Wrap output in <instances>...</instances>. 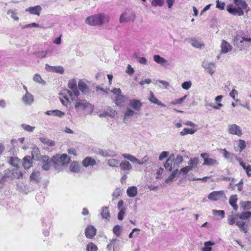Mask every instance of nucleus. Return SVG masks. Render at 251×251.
I'll return each mask as SVG.
<instances>
[{
	"label": "nucleus",
	"mask_w": 251,
	"mask_h": 251,
	"mask_svg": "<svg viewBox=\"0 0 251 251\" xmlns=\"http://www.w3.org/2000/svg\"><path fill=\"white\" fill-rule=\"evenodd\" d=\"M233 3L230 4L226 7L227 11L233 15L242 16L244 14V10L249 11L248 4L243 0H233Z\"/></svg>",
	"instance_id": "f257e3e1"
},
{
	"label": "nucleus",
	"mask_w": 251,
	"mask_h": 251,
	"mask_svg": "<svg viewBox=\"0 0 251 251\" xmlns=\"http://www.w3.org/2000/svg\"><path fill=\"white\" fill-rule=\"evenodd\" d=\"M110 18L108 16L103 14H98L87 17L86 23L90 25H100L105 23H108Z\"/></svg>",
	"instance_id": "f03ea898"
},
{
	"label": "nucleus",
	"mask_w": 251,
	"mask_h": 251,
	"mask_svg": "<svg viewBox=\"0 0 251 251\" xmlns=\"http://www.w3.org/2000/svg\"><path fill=\"white\" fill-rule=\"evenodd\" d=\"M70 161V158L66 154H63L61 155L57 154L53 156L52 163L55 170L59 171L61 167L67 165Z\"/></svg>",
	"instance_id": "7ed1b4c3"
},
{
	"label": "nucleus",
	"mask_w": 251,
	"mask_h": 251,
	"mask_svg": "<svg viewBox=\"0 0 251 251\" xmlns=\"http://www.w3.org/2000/svg\"><path fill=\"white\" fill-rule=\"evenodd\" d=\"M76 100V101L75 103V107L77 111L88 110L90 113L92 112L94 107L91 103L88 102L85 100Z\"/></svg>",
	"instance_id": "20e7f679"
},
{
	"label": "nucleus",
	"mask_w": 251,
	"mask_h": 251,
	"mask_svg": "<svg viewBox=\"0 0 251 251\" xmlns=\"http://www.w3.org/2000/svg\"><path fill=\"white\" fill-rule=\"evenodd\" d=\"M122 156L124 158L127 159L131 162L139 165L145 164L148 160V157L147 155H145L141 160L130 154L124 153L122 154Z\"/></svg>",
	"instance_id": "39448f33"
},
{
	"label": "nucleus",
	"mask_w": 251,
	"mask_h": 251,
	"mask_svg": "<svg viewBox=\"0 0 251 251\" xmlns=\"http://www.w3.org/2000/svg\"><path fill=\"white\" fill-rule=\"evenodd\" d=\"M61 95L64 98V99H63L60 98V101L64 105H67V103L70 101V99L72 100H75L71 90L65 89L61 93Z\"/></svg>",
	"instance_id": "423d86ee"
},
{
	"label": "nucleus",
	"mask_w": 251,
	"mask_h": 251,
	"mask_svg": "<svg viewBox=\"0 0 251 251\" xmlns=\"http://www.w3.org/2000/svg\"><path fill=\"white\" fill-rule=\"evenodd\" d=\"M201 156L203 159V165L214 166L219 164L218 161L214 158H210L209 154L207 153H202Z\"/></svg>",
	"instance_id": "0eeeda50"
},
{
	"label": "nucleus",
	"mask_w": 251,
	"mask_h": 251,
	"mask_svg": "<svg viewBox=\"0 0 251 251\" xmlns=\"http://www.w3.org/2000/svg\"><path fill=\"white\" fill-rule=\"evenodd\" d=\"M227 131L230 134L236 135L238 136H241L243 134L241 128L236 124L228 125Z\"/></svg>",
	"instance_id": "6e6552de"
},
{
	"label": "nucleus",
	"mask_w": 251,
	"mask_h": 251,
	"mask_svg": "<svg viewBox=\"0 0 251 251\" xmlns=\"http://www.w3.org/2000/svg\"><path fill=\"white\" fill-rule=\"evenodd\" d=\"M223 198H226L225 192L223 190L213 191L208 196V199L213 201H217Z\"/></svg>",
	"instance_id": "1a4fd4ad"
},
{
	"label": "nucleus",
	"mask_w": 251,
	"mask_h": 251,
	"mask_svg": "<svg viewBox=\"0 0 251 251\" xmlns=\"http://www.w3.org/2000/svg\"><path fill=\"white\" fill-rule=\"evenodd\" d=\"M202 66L204 68L205 70L212 75L215 72L216 66L213 63H208L206 62H203L202 63Z\"/></svg>",
	"instance_id": "9d476101"
},
{
	"label": "nucleus",
	"mask_w": 251,
	"mask_h": 251,
	"mask_svg": "<svg viewBox=\"0 0 251 251\" xmlns=\"http://www.w3.org/2000/svg\"><path fill=\"white\" fill-rule=\"evenodd\" d=\"M120 168L122 171L128 174L132 169V166L130 162L127 160H122L119 164Z\"/></svg>",
	"instance_id": "9b49d317"
},
{
	"label": "nucleus",
	"mask_w": 251,
	"mask_h": 251,
	"mask_svg": "<svg viewBox=\"0 0 251 251\" xmlns=\"http://www.w3.org/2000/svg\"><path fill=\"white\" fill-rule=\"evenodd\" d=\"M41 161L42 162V169L45 171H48L51 166L52 159L50 160L49 156L45 155L42 157Z\"/></svg>",
	"instance_id": "f8f14e48"
},
{
	"label": "nucleus",
	"mask_w": 251,
	"mask_h": 251,
	"mask_svg": "<svg viewBox=\"0 0 251 251\" xmlns=\"http://www.w3.org/2000/svg\"><path fill=\"white\" fill-rule=\"evenodd\" d=\"M22 101L26 105H30L34 101V97L29 92L25 93L22 98Z\"/></svg>",
	"instance_id": "ddd939ff"
},
{
	"label": "nucleus",
	"mask_w": 251,
	"mask_h": 251,
	"mask_svg": "<svg viewBox=\"0 0 251 251\" xmlns=\"http://www.w3.org/2000/svg\"><path fill=\"white\" fill-rule=\"evenodd\" d=\"M135 15L134 14L129 15L127 12H124L121 15L119 21L120 23L123 24L133 21Z\"/></svg>",
	"instance_id": "4468645a"
},
{
	"label": "nucleus",
	"mask_w": 251,
	"mask_h": 251,
	"mask_svg": "<svg viewBox=\"0 0 251 251\" xmlns=\"http://www.w3.org/2000/svg\"><path fill=\"white\" fill-rule=\"evenodd\" d=\"M129 105L135 111H140L142 106V103L140 100L132 99L129 100Z\"/></svg>",
	"instance_id": "2eb2a0df"
},
{
	"label": "nucleus",
	"mask_w": 251,
	"mask_h": 251,
	"mask_svg": "<svg viewBox=\"0 0 251 251\" xmlns=\"http://www.w3.org/2000/svg\"><path fill=\"white\" fill-rule=\"evenodd\" d=\"M221 53H226L230 51L232 47L231 45L226 41L223 40L221 45Z\"/></svg>",
	"instance_id": "dca6fc26"
},
{
	"label": "nucleus",
	"mask_w": 251,
	"mask_h": 251,
	"mask_svg": "<svg viewBox=\"0 0 251 251\" xmlns=\"http://www.w3.org/2000/svg\"><path fill=\"white\" fill-rule=\"evenodd\" d=\"M69 88L73 91L72 92L73 97H77L79 94V92L76 87V82L75 80H71L69 81L68 83Z\"/></svg>",
	"instance_id": "f3484780"
},
{
	"label": "nucleus",
	"mask_w": 251,
	"mask_h": 251,
	"mask_svg": "<svg viewBox=\"0 0 251 251\" xmlns=\"http://www.w3.org/2000/svg\"><path fill=\"white\" fill-rule=\"evenodd\" d=\"M96 228L92 226H88L85 230V235L88 238H93L96 235Z\"/></svg>",
	"instance_id": "a211bd4d"
},
{
	"label": "nucleus",
	"mask_w": 251,
	"mask_h": 251,
	"mask_svg": "<svg viewBox=\"0 0 251 251\" xmlns=\"http://www.w3.org/2000/svg\"><path fill=\"white\" fill-rule=\"evenodd\" d=\"M42 8L40 5L29 7L25 9L26 11L29 12L30 14L40 16Z\"/></svg>",
	"instance_id": "6ab92c4d"
},
{
	"label": "nucleus",
	"mask_w": 251,
	"mask_h": 251,
	"mask_svg": "<svg viewBox=\"0 0 251 251\" xmlns=\"http://www.w3.org/2000/svg\"><path fill=\"white\" fill-rule=\"evenodd\" d=\"M175 159V155L171 154L166 162L164 163V166L165 168L168 171H172L173 170L172 163Z\"/></svg>",
	"instance_id": "aec40b11"
},
{
	"label": "nucleus",
	"mask_w": 251,
	"mask_h": 251,
	"mask_svg": "<svg viewBox=\"0 0 251 251\" xmlns=\"http://www.w3.org/2000/svg\"><path fill=\"white\" fill-rule=\"evenodd\" d=\"M153 60L155 62L163 66H167L169 65L168 60H166L163 57H161L159 55H154Z\"/></svg>",
	"instance_id": "412c9836"
},
{
	"label": "nucleus",
	"mask_w": 251,
	"mask_h": 251,
	"mask_svg": "<svg viewBox=\"0 0 251 251\" xmlns=\"http://www.w3.org/2000/svg\"><path fill=\"white\" fill-rule=\"evenodd\" d=\"M189 43L194 48H201L204 46V44L201 41L195 38H190L189 39Z\"/></svg>",
	"instance_id": "4be33fe9"
},
{
	"label": "nucleus",
	"mask_w": 251,
	"mask_h": 251,
	"mask_svg": "<svg viewBox=\"0 0 251 251\" xmlns=\"http://www.w3.org/2000/svg\"><path fill=\"white\" fill-rule=\"evenodd\" d=\"M96 164V160L90 157H86L82 161V164L85 167L93 166L95 165Z\"/></svg>",
	"instance_id": "5701e85b"
},
{
	"label": "nucleus",
	"mask_w": 251,
	"mask_h": 251,
	"mask_svg": "<svg viewBox=\"0 0 251 251\" xmlns=\"http://www.w3.org/2000/svg\"><path fill=\"white\" fill-rule=\"evenodd\" d=\"M149 100L150 102H151L152 103L156 104L158 105H160L163 107H165L166 105L162 103L161 102L159 101L158 99L154 96L153 93L151 91L150 93V96L149 97Z\"/></svg>",
	"instance_id": "b1692460"
},
{
	"label": "nucleus",
	"mask_w": 251,
	"mask_h": 251,
	"mask_svg": "<svg viewBox=\"0 0 251 251\" xmlns=\"http://www.w3.org/2000/svg\"><path fill=\"white\" fill-rule=\"evenodd\" d=\"M40 174L38 171H33L30 176V179L31 181L37 183L40 181Z\"/></svg>",
	"instance_id": "393cba45"
},
{
	"label": "nucleus",
	"mask_w": 251,
	"mask_h": 251,
	"mask_svg": "<svg viewBox=\"0 0 251 251\" xmlns=\"http://www.w3.org/2000/svg\"><path fill=\"white\" fill-rule=\"evenodd\" d=\"M237 201V196L236 195H231L230 197L229 203L235 211L238 209V205L236 204Z\"/></svg>",
	"instance_id": "a878e982"
},
{
	"label": "nucleus",
	"mask_w": 251,
	"mask_h": 251,
	"mask_svg": "<svg viewBox=\"0 0 251 251\" xmlns=\"http://www.w3.org/2000/svg\"><path fill=\"white\" fill-rule=\"evenodd\" d=\"M107 164L112 167H118L120 164V160L113 158H109L106 160Z\"/></svg>",
	"instance_id": "bb28decb"
},
{
	"label": "nucleus",
	"mask_w": 251,
	"mask_h": 251,
	"mask_svg": "<svg viewBox=\"0 0 251 251\" xmlns=\"http://www.w3.org/2000/svg\"><path fill=\"white\" fill-rule=\"evenodd\" d=\"M137 188L136 186H131L127 189V195L129 197H134L137 194Z\"/></svg>",
	"instance_id": "cd10ccee"
},
{
	"label": "nucleus",
	"mask_w": 251,
	"mask_h": 251,
	"mask_svg": "<svg viewBox=\"0 0 251 251\" xmlns=\"http://www.w3.org/2000/svg\"><path fill=\"white\" fill-rule=\"evenodd\" d=\"M32 159L30 156H26L23 159V165L25 169H29L32 165Z\"/></svg>",
	"instance_id": "c85d7f7f"
},
{
	"label": "nucleus",
	"mask_w": 251,
	"mask_h": 251,
	"mask_svg": "<svg viewBox=\"0 0 251 251\" xmlns=\"http://www.w3.org/2000/svg\"><path fill=\"white\" fill-rule=\"evenodd\" d=\"M45 113L48 115H53L58 117H62L65 115L63 112L59 110H49L46 111Z\"/></svg>",
	"instance_id": "c756f323"
},
{
	"label": "nucleus",
	"mask_w": 251,
	"mask_h": 251,
	"mask_svg": "<svg viewBox=\"0 0 251 251\" xmlns=\"http://www.w3.org/2000/svg\"><path fill=\"white\" fill-rule=\"evenodd\" d=\"M80 167L78 162L74 161L71 163L69 170L71 172L73 173H78L80 171Z\"/></svg>",
	"instance_id": "7c9ffc66"
},
{
	"label": "nucleus",
	"mask_w": 251,
	"mask_h": 251,
	"mask_svg": "<svg viewBox=\"0 0 251 251\" xmlns=\"http://www.w3.org/2000/svg\"><path fill=\"white\" fill-rule=\"evenodd\" d=\"M126 99L125 97L123 95L116 96L115 103L117 105L120 107L123 106L125 105Z\"/></svg>",
	"instance_id": "2f4dec72"
},
{
	"label": "nucleus",
	"mask_w": 251,
	"mask_h": 251,
	"mask_svg": "<svg viewBox=\"0 0 251 251\" xmlns=\"http://www.w3.org/2000/svg\"><path fill=\"white\" fill-rule=\"evenodd\" d=\"M238 217V214H234L231 212V214L228 216L227 223L230 225L234 224L237 222V219Z\"/></svg>",
	"instance_id": "473e14b6"
},
{
	"label": "nucleus",
	"mask_w": 251,
	"mask_h": 251,
	"mask_svg": "<svg viewBox=\"0 0 251 251\" xmlns=\"http://www.w3.org/2000/svg\"><path fill=\"white\" fill-rule=\"evenodd\" d=\"M79 89L84 94L88 93L89 89L87 85L82 80H80L78 84Z\"/></svg>",
	"instance_id": "72a5a7b5"
},
{
	"label": "nucleus",
	"mask_w": 251,
	"mask_h": 251,
	"mask_svg": "<svg viewBox=\"0 0 251 251\" xmlns=\"http://www.w3.org/2000/svg\"><path fill=\"white\" fill-rule=\"evenodd\" d=\"M136 114H137V113L136 112L134 109L132 110L129 107H127L125 112L124 119L131 117Z\"/></svg>",
	"instance_id": "f704fd0d"
},
{
	"label": "nucleus",
	"mask_w": 251,
	"mask_h": 251,
	"mask_svg": "<svg viewBox=\"0 0 251 251\" xmlns=\"http://www.w3.org/2000/svg\"><path fill=\"white\" fill-rule=\"evenodd\" d=\"M215 245L214 242L211 241L205 242L204 243V247L202 248L201 250V251H211L212 248L211 246Z\"/></svg>",
	"instance_id": "c9c22d12"
},
{
	"label": "nucleus",
	"mask_w": 251,
	"mask_h": 251,
	"mask_svg": "<svg viewBox=\"0 0 251 251\" xmlns=\"http://www.w3.org/2000/svg\"><path fill=\"white\" fill-rule=\"evenodd\" d=\"M101 217L106 219H109L110 217V213L108 207H104L102 208L101 212L100 213Z\"/></svg>",
	"instance_id": "e433bc0d"
},
{
	"label": "nucleus",
	"mask_w": 251,
	"mask_h": 251,
	"mask_svg": "<svg viewBox=\"0 0 251 251\" xmlns=\"http://www.w3.org/2000/svg\"><path fill=\"white\" fill-rule=\"evenodd\" d=\"M50 52L49 50H45L39 51L35 52L34 54L38 58H45L46 57L47 54Z\"/></svg>",
	"instance_id": "4c0bfd02"
},
{
	"label": "nucleus",
	"mask_w": 251,
	"mask_h": 251,
	"mask_svg": "<svg viewBox=\"0 0 251 251\" xmlns=\"http://www.w3.org/2000/svg\"><path fill=\"white\" fill-rule=\"evenodd\" d=\"M178 172V170L176 169L172 171L170 176L165 180L166 183H168L170 181H172L174 178L176 176Z\"/></svg>",
	"instance_id": "58836bf2"
},
{
	"label": "nucleus",
	"mask_w": 251,
	"mask_h": 251,
	"mask_svg": "<svg viewBox=\"0 0 251 251\" xmlns=\"http://www.w3.org/2000/svg\"><path fill=\"white\" fill-rule=\"evenodd\" d=\"M115 111L113 109L107 110L99 115L100 117H105L106 116L113 117L115 115Z\"/></svg>",
	"instance_id": "ea45409f"
},
{
	"label": "nucleus",
	"mask_w": 251,
	"mask_h": 251,
	"mask_svg": "<svg viewBox=\"0 0 251 251\" xmlns=\"http://www.w3.org/2000/svg\"><path fill=\"white\" fill-rule=\"evenodd\" d=\"M7 14L8 15H10V17L15 21H19V18L17 15V14L16 10L9 9L7 12Z\"/></svg>",
	"instance_id": "a19ab883"
},
{
	"label": "nucleus",
	"mask_w": 251,
	"mask_h": 251,
	"mask_svg": "<svg viewBox=\"0 0 251 251\" xmlns=\"http://www.w3.org/2000/svg\"><path fill=\"white\" fill-rule=\"evenodd\" d=\"M40 140L44 144L48 145L49 146L52 147L55 145L54 142L51 140L46 138H40Z\"/></svg>",
	"instance_id": "79ce46f5"
},
{
	"label": "nucleus",
	"mask_w": 251,
	"mask_h": 251,
	"mask_svg": "<svg viewBox=\"0 0 251 251\" xmlns=\"http://www.w3.org/2000/svg\"><path fill=\"white\" fill-rule=\"evenodd\" d=\"M223 154L224 156L228 159H230V161L232 160V159L234 158V154L233 153H231L227 151L226 149H222V150Z\"/></svg>",
	"instance_id": "37998d69"
},
{
	"label": "nucleus",
	"mask_w": 251,
	"mask_h": 251,
	"mask_svg": "<svg viewBox=\"0 0 251 251\" xmlns=\"http://www.w3.org/2000/svg\"><path fill=\"white\" fill-rule=\"evenodd\" d=\"M100 153L101 155H102L103 156H105V157L106 156L113 157V156H116V154L114 152L109 151L101 150L100 151Z\"/></svg>",
	"instance_id": "c03bdc74"
},
{
	"label": "nucleus",
	"mask_w": 251,
	"mask_h": 251,
	"mask_svg": "<svg viewBox=\"0 0 251 251\" xmlns=\"http://www.w3.org/2000/svg\"><path fill=\"white\" fill-rule=\"evenodd\" d=\"M196 131V130L195 129L185 128L180 132V134L181 135L184 136L188 134H193L195 133Z\"/></svg>",
	"instance_id": "a18cd8bd"
},
{
	"label": "nucleus",
	"mask_w": 251,
	"mask_h": 251,
	"mask_svg": "<svg viewBox=\"0 0 251 251\" xmlns=\"http://www.w3.org/2000/svg\"><path fill=\"white\" fill-rule=\"evenodd\" d=\"M251 217V212L246 211L241 213L240 214H238V217L240 219L245 220Z\"/></svg>",
	"instance_id": "49530a36"
},
{
	"label": "nucleus",
	"mask_w": 251,
	"mask_h": 251,
	"mask_svg": "<svg viewBox=\"0 0 251 251\" xmlns=\"http://www.w3.org/2000/svg\"><path fill=\"white\" fill-rule=\"evenodd\" d=\"M87 251H97L98 247L93 243H89L87 244L86 247Z\"/></svg>",
	"instance_id": "de8ad7c7"
},
{
	"label": "nucleus",
	"mask_w": 251,
	"mask_h": 251,
	"mask_svg": "<svg viewBox=\"0 0 251 251\" xmlns=\"http://www.w3.org/2000/svg\"><path fill=\"white\" fill-rule=\"evenodd\" d=\"M236 225L240 228V230L244 233H246L247 232V229L245 226V222L237 221Z\"/></svg>",
	"instance_id": "09e8293b"
},
{
	"label": "nucleus",
	"mask_w": 251,
	"mask_h": 251,
	"mask_svg": "<svg viewBox=\"0 0 251 251\" xmlns=\"http://www.w3.org/2000/svg\"><path fill=\"white\" fill-rule=\"evenodd\" d=\"M122 227L119 225H116L113 228V233L117 236H119L121 234Z\"/></svg>",
	"instance_id": "8fccbe9b"
},
{
	"label": "nucleus",
	"mask_w": 251,
	"mask_h": 251,
	"mask_svg": "<svg viewBox=\"0 0 251 251\" xmlns=\"http://www.w3.org/2000/svg\"><path fill=\"white\" fill-rule=\"evenodd\" d=\"M22 127L28 132H32L35 129L34 126H30L28 125L23 124L21 125Z\"/></svg>",
	"instance_id": "3c124183"
},
{
	"label": "nucleus",
	"mask_w": 251,
	"mask_h": 251,
	"mask_svg": "<svg viewBox=\"0 0 251 251\" xmlns=\"http://www.w3.org/2000/svg\"><path fill=\"white\" fill-rule=\"evenodd\" d=\"M199 163V159L198 157H195L193 158H191L188 164L192 166H197Z\"/></svg>",
	"instance_id": "603ef678"
},
{
	"label": "nucleus",
	"mask_w": 251,
	"mask_h": 251,
	"mask_svg": "<svg viewBox=\"0 0 251 251\" xmlns=\"http://www.w3.org/2000/svg\"><path fill=\"white\" fill-rule=\"evenodd\" d=\"M33 80L36 82L41 84H45V82L42 79L41 76L39 74H35L33 77Z\"/></svg>",
	"instance_id": "864d4df0"
},
{
	"label": "nucleus",
	"mask_w": 251,
	"mask_h": 251,
	"mask_svg": "<svg viewBox=\"0 0 251 251\" xmlns=\"http://www.w3.org/2000/svg\"><path fill=\"white\" fill-rule=\"evenodd\" d=\"M238 147L240 148L239 152H242V151L246 148V143L245 141L243 140H239L238 141Z\"/></svg>",
	"instance_id": "5fc2aeb1"
},
{
	"label": "nucleus",
	"mask_w": 251,
	"mask_h": 251,
	"mask_svg": "<svg viewBox=\"0 0 251 251\" xmlns=\"http://www.w3.org/2000/svg\"><path fill=\"white\" fill-rule=\"evenodd\" d=\"M212 213L215 216H220L222 218H224L225 217V211L224 210H213Z\"/></svg>",
	"instance_id": "6e6d98bb"
},
{
	"label": "nucleus",
	"mask_w": 251,
	"mask_h": 251,
	"mask_svg": "<svg viewBox=\"0 0 251 251\" xmlns=\"http://www.w3.org/2000/svg\"><path fill=\"white\" fill-rule=\"evenodd\" d=\"M163 0H152L151 4L154 6H162L164 4Z\"/></svg>",
	"instance_id": "4d7b16f0"
},
{
	"label": "nucleus",
	"mask_w": 251,
	"mask_h": 251,
	"mask_svg": "<svg viewBox=\"0 0 251 251\" xmlns=\"http://www.w3.org/2000/svg\"><path fill=\"white\" fill-rule=\"evenodd\" d=\"M192 86V82L191 81H185L182 83L181 86L183 89L185 90H188Z\"/></svg>",
	"instance_id": "13d9d810"
},
{
	"label": "nucleus",
	"mask_w": 251,
	"mask_h": 251,
	"mask_svg": "<svg viewBox=\"0 0 251 251\" xmlns=\"http://www.w3.org/2000/svg\"><path fill=\"white\" fill-rule=\"evenodd\" d=\"M121 190L120 188H116L113 194H112V197H113V200H115L116 199H117L121 194Z\"/></svg>",
	"instance_id": "bf43d9fd"
},
{
	"label": "nucleus",
	"mask_w": 251,
	"mask_h": 251,
	"mask_svg": "<svg viewBox=\"0 0 251 251\" xmlns=\"http://www.w3.org/2000/svg\"><path fill=\"white\" fill-rule=\"evenodd\" d=\"M186 97H187V95H185L184 96H183L182 98H181L180 99L176 100H175L171 102L170 104H181L184 100L186 98Z\"/></svg>",
	"instance_id": "052dcab7"
},
{
	"label": "nucleus",
	"mask_w": 251,
	"mask_h": 251,
	"mask_svg": "<svg viewBox=\"0 0 251 251\" xmlns=\"http://www.w3.org/2000/svg\"><path fill=\"white\" fill-rule=\"evenodd\" d=\"M64 69L61 66H54L53 68V72L63 74L64 73Z\"/></svg>",
	"instance_id": "680f3d73"
},
{
	"label": "nucleus",
	"mask_w": 251,
	"mask_h": 251,
	"mask_svg": "<svg viewBox=\"0 0 251 251\" xmlns=\"http://www.w3.org/2000/svg\"><path fill=\"white\" fill-rule=\"evenodd\" d=\"M125 210L126 209L123 208L120 210L118 214V219L119 220L122 221L123 220L124 216L125 215Z\"/></svg>",
	"instance_id": "e2e57ef3"
},
{
	"label": "nucleus",
	"mask_w": 251,
	"mask_h": 251,
	"mask_svg": "<svg viewBox=\"0 0 251 251\" xmlns=\"http://www.w3.org/2000/svg\"><path fill=\"white\" fill-rule=\"evenodd\" d=\"M242 206L244 209H251V201H246L242 203Z\"/></svg>",
	"instance_id": "0e129e2a"
},
{
	"label": "nucleus",
	"mask_w": 251,
	"mask_h": 251,
	"mask_svg": "<svg viewBox=\"0 0 251 251\" xmlns=\"http://www.w3.org/2000/svg\"><path fill=\"white\" fill-rule=\"evenodd\" d=\"M169 154V151H162L160 153V154L159 156V160L160 161L163 160L164 158H166L168 156Z\"/></svg>",
	"instance_id": "69168bd1"
},
{
	"label": "nucleus",
	"mask_w": 251,
	"mask_h": 251,
	"mask_svg": "<svg viewBox=\"0 0 251 251\" xmlns=\"http://www.w3.org/2000/svg\"><path fill=\"white\" fill-rule=\"evenodd\" d=\"M15 173H13V177L17 178H19L23 176V173L20 171L18 169L14 170Z\"/></svg>",
	"instance_id": "338daca9"
},
{
	"label": "nucleus",
	"mask_w": 251,
	"mask_h": 251,
	"mask_svg": "<svg viewBox=\"0 0 251 251\" xmlns=\"http://www.w3.org/2000/svg\"><path fill=\"white\" fill-rule=\"evenodd\" d=\"M225 3L224 2H220L219 0H217L216 1V7L220 10H223L225 8Z\"/></svg>",
	"instance_id": "774afa93"
}]
</instances>
